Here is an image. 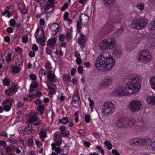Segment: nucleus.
Segmentation results:
<instances>
[{"label": "nucleus", "mask_w": 155, "mask_h": 155, "mask_svg": "<svg viewBox=\"0 0 155 155\" xmlns=\"http://www.w3.org/2000/svg\"><path fill=\"white\" fill-rule=\"evenodd\" d=\"M141 85L137 77H133L131 81L128 82L125 86H121L117 87L112 93L113 96H125L137 94L140 90Z\"/></svg>", "instance_id": "1"}, {"label": "nucleus", "mask_w": 155, "mask_h": 155, "mask_svg": "<svg viewBox=\"0 0 155 155\" xmlns=\"http://www.w3.org/2000/svg\"><path fill=\"white\" fill-rule=\"evenodd\" d=\"M115 62V60L110 53L106 51L98 56L95 61V66L97 70L104 72L111 69Z\"/></svg>", "instance_id": "2"}, {"label": "nucleus", "mask_w": 155, "mask_h": 155, "mask_svg": "<svg viewBox=\"0 0 155 155\" xmlns=\"http://www.w3.org/2000/svg\"><path fill=\"white\" fill-rule=\"evenodd\" d=\"M116 44L115 40L112 38L104 39L100 43L99 49L102 51L109 50L114 48Z\"/></svg>", "instance_id": "3"}, {"label": "nucleus", "mask_w": 155, "mask_h": 155, "mask_svg": "<svg viewBox=\"0 0 155 155\" xmlns=\"http://www.w3.org/2000/svg\"><path fill=\"white\" fill-rule=\"evenodd\" d=\"M148 23L147 20L140 18L134 19L132 21L131 26L134 28L140 29L146 27Z\"/></svg>", "instance_id": "4"}, {"label": "nucleus", "mask_w": 155, "mask_h": 155, "mask_svg": "<svg viewBox=\"0 0 155 155\" xmlns=\"http://www.w3.org/2000/svg\"><path fill=\"white\" fill-rule=\"evenodd\" d=\"M102 112L108 116L111 115L114 112L115 107L114 104L110 101L104 103L102 106Z\"/></svg>", "instance_id": "5"}, {"label": "nucleus", "mask_w": 155, "mask_h": 155, "mask_svg": "<svg viewBox=\"0 0 155 155\" xmlns=\"http://www.w3.org/2000/svg\"><path fill=\"white\" fill-rule=\"evenodd\" d=\"M35 36L38 43L42 46H44L45 45V39L44 31L42 27H40L37 29Z\"/></svg>", "instance_id": "6"}, {"label": "nucleus", "mask_w": 155, "mask_h": 155, "mask_svg": "<svg viewBox=\"0 0 155 155\" xmlns=\"http://www.w3.org/2000/svg\"><path fill=\"white\" fill-rule=\"evenodd\" d=\"M89 16L86 14H82L79 17L78 21H77V29L78 32H80L82 28L81 25L85 26L88 22Z\"/></svg>", "instance_id": "7"}, {"label": "nucleus", "mask_w": 155, "mask_h": 155, "mask_svg": "<svg viewBox=\"0 0 155 155\" xmlns=\"http://www.w3.org/2000/svg\"><path fill=\"white\" fill-rule=\"evenodd\" d=\"M151 58V54L148 51L144 50L139 54L137 59L138 61L144 63L150 61Z\"/></svg>", "instance_id": "8"}, {"label": "nucleus", "mask_w": 155, "mask_h": 155, "mask_svg": "<svg viewBox=\"0 0 155 155\" xmlns=\"http://www.w3.org/2000/svg\"><path fill=\"white\" fill-rule=\"evenodd\" d=\"M142 106V104L140 101L133 100L130 102L129 108L132 112H135L139 110Z\"/></svg>", "instance_id": "9"}, {"label": "nucleus", "mask_w": 155, "mask_h": 155, "mask_svg": "<svg viewBox=\"0 0 155 155\" xmlns=\"http://www.w3.org/2000/svg\"><path fill=\"white\" fill-rule=\"evenodd\" d=\"M14 99L9 98L5 100L2 103V106L3 107L4 111L8 112L10 110L13 105L12 103L14 101Z\"/></svg>", "instance_id": "10"}, {"label": "nucleus", "mask_w": 155, "mask_h": 155, "mask_svg": "<svg viewBox=\"0 0 155 155\" xmlns=\"http://www.w3.org/2000/svg\"><path fill=\"white\" fill-rule=\"evenodd\" d=\"M114 81L113 78L108 77L104 78L101 81L99 84V86L101 88H104L106 87H109L111 84Z\"/></svg>", "instance_id": "11"}, {"label": "nucleus", "mask_w": 155, "mask_h": 155, "mask_svg": "<svg viewBox=\"0 0 155 155\" xmlns=\"http://www.w3.org/2000/svg\"><path fill=\"white\" fill-rule=\"evenodd\" d=\"M127 120L123 117H121L117 120L116 122L117 127L120 128H124L127 127Z\"/></svg>", "instance_id": "12"}, {"label": "nucleus", "mask_w": 155, "mask_h": 155, "mask_svg": "<svg viewBox=\"0 0 155 155\" xmlns=\"http://www.w3.org/2000/svg\"><path fill=\"white\" fill-rule=\"evenodd\" d=\"M57 39L56 38L53 37L51 38L48 40L46 44L47 47L46 49V53H47V49L48 48L49 50H51L53 48L54 49V46L56 43Z\"/></svg>", "instance_id": "13"}, {"label": "nucleus", "mask_w": 155, "mask_h": 155, "mask_svg": "<svg viewBox=\"0 0 155 155\" xmlns=\"http://www.w3.org/2000/svg\"><path fill=\"white\" fill-rule=\"evenodd\" d=\"M48 54H50L52 53L55 54L58 57H60L61 56L63 55V52L61 49H58L52 48L51 50H49L48 48L47 49V53Z\"/></svg>", "instance_id": "14"}, {"label": "nucleus", "mask_w": 155, "mask_h": 155, "mask_svg": "<svg viewBox=\"0 0 155 155\" xmlns=\"http://www.w3.org/2000/svg\"><path fill=\"white\" fill-rule=\"evenodd\" d=\"M142 141V139L139 138H134L130 141L129 144L133 147L139 146L141 144Z\"/></svg>", "instance_id": "15"}, {"label": "nucleus", "mask_w": 155, "mask_h": 155, "mask_svg": "<svg viewBox=\"0 0 155 155\" xmlns=\"http://www.w3.org/2000/svg\"><path fill=\"white\" fill-rule=\"evenodd\" d=\"M54 141L57 145L59 146L62 143V140L61 135L60 134L55 133L54 134Z\"/></svg>", "instance_id": "16"}, {"label": "nucleus", "mask_w": 155, "mask_h": 155, "mask_svg": "<svg viewBox=\"0 0 155 155\" xmlns=\"http://www.w3.org/2000/svg\"><path fill=\"white\" fill-rule=\"evenodd\" d=\"M47 78L48 80L51 82H55L57 81L56 76L54 74L52 73V71H48Z\"/></svg>", "instance_id": "17"}, {"label": "nucleus", "mask_w": 155, "mask_h": 155, "mask_svg": "<svg viewBox=\"0 0 155 155\" xmlns=\"http://www.w3.org/2000/svg\"><path fill=\"white\" fill-rule=\"evenodd\" d=\"M48 74L46 71L44 69H42L39 72V77L41 80L42 81L43 79H46Z\"/></svg>", "instance_id": "18"}, {"label": "nucleus", "mask_w": 155, "mask_h": 155, "mask_svg": "<svg viewBox=\"0 0 155 155\" xmlns=\"http://www.w3.org/2000/svg\"><path fill=\"white\" fill-rule=\"evenodd\" d=\"M17 91V88L15 86L11 87L5 91V93L7 95L10 96L13 95Z\"/></svg>", "instance_id": "19"}, {"label": "nucleus", "mask_w": 155, "mask_h": 155, "mask_svg": "<svg viewBox=\"0 0 155 155\" xmlns=\"http://www.w3.org/2000/svg\"><path fill=\"white\" fill-rule=\"evenodd\" d=\"M123 53V51L122 49L117 48L114 49L113 52V54L116 58L120 57Z\"/></svg>", "instance_id": "20"}, {"label": "nucleus", "mask_w": 155, "mask_h": 155, "mask_svg": "<svg viewBox=\"0 0 155 155\" xmlns=\"http://www.w3.org/2000/svg\"><path fill=\"white\" fill-rule=\"evenodd\" d=\"M80 34V36L78 41V43L80 45H83L85 42L87 40V38L85 35L79 32Z\"/></svg>", "instance_id": "21"}, {"label": "nucleus", "mask_w": 155, "mask_h": 155, "mask_svg": "<svg viewBox=\"0 0 155 155\" xmlns=\"http://www.w3.org/2000/svg\"><path fill=\"white\" fill-rule=\"evenodd\" d=\"M38 87V84L36 82H33L30 85V93H33L36 90V88Z\"/></svg>", "instance_id": "22"}, {"label": "nucleus", "mask_w": 155, "mask_h": 155, "mask_svg": "<svg viewBox=\"0 0 155 155\" xmlns=\"http://www.w3.org/2000/svg\"><path fill=\"white\" fill-rule=\"evenodd\" d=\"M41 124V121H38L37 123L31 124V128L34 130H37L39 128V125Z\"/></svg>", "instance_id": "23"}, {"label": "nucleus", "mask_w": 155, "mask_h": 155, "mask_svg": "<svg viewBox=\"0 0 155 155\" xmlns=\"http://www.w3.org/2000/svg\"><path fill=\"white\" fill-rule=\"evenodd\" d=\"M18 8L21 12L24 14L27 13V9L25 5L22 4H20L18 5Z\"/></svg>", "instance_id": "24"}, {"label": "nucleus", "mask_w": 155, "mask_h": 155, "mask_svg": "<svg viewBox=\"0 0 155 155\" xmlns=\"http://www.w3.org/2000/svg\"><path fill=\"white\" fill-rule=\"evenodd\" d=\"M59 28V25L56 23H54L52 24L50 26V28L52 31L57 32Z\"/></svg>", "instance_id": "25"}, {"label": "nucleus", "mask_w": 155, "mask_h": 155, "mask_svg": "<svg viewBox=\"0 0 155 155\" xmlns=\"http://www.w3.org/2000/svg\"><path fill=\"white\" fill-rule=\"evenodd\" d=\"M147 102L150 104H155V96H148L147 98Z\"/></svg>", "instance_id": "26"}, {"label": "nucleus", "mask_w": 155, "mask_h": 155, "mask_svg": "<svg viewBox=\"0 0 155 155\" xmlns=\"http://www.w3.org/2000/svg\"><path fill=\"white\" fill-rule=\"evenodd\" d=\"M55 6L53 4H48L45 8V10L46 11H48L49 10L51 9L49 13H50L53 10V9L54 8Z\"/></svg>", "instance_id": "27"}, {"label": "nucleus", "mask_w": 155, "mask_h": 155, "mask_svg": "<svg viewBox=\"0 0 155 155\" xmlns=\"http://www.w3.org/2000/svg\"><path fill=\"white\" fill-rule=\"evenodd\" d=\"M149 81L152 88L155 91V76L151 77Z\"/></svg>", "instance_id": "28"}, {"label": "nucleus", "mask_w": 155, "mask_h": 155, "mask_svg": "<svg viewBox=\"0 0 155 155\" xmlns=\"http://www.w3.org/2000/svg\"><path fill=\"white\" fill-rule=\"evenodd\" d=\"M81 101L80 100L74 101L72 100V105L74 107L78 108L80 106Z\"/></svg>", "instance_id": "29"}, {"label": "nucleus", "mask_w": 155, "mask_h": 155, "mask_svg": "<svg viewBox=\"0 0 155 155\" xmlns=\"http://www.w3.org/2000/svg\"><path fill=\"white\" fill-rule=\"evenodd\" d=\"M136 123L135 120L133 118H130L129 120H127V127L134 125Z\"/></svg>", "instance_id": "30"}, {"label": "nucleus", "mask_w": 155, "mask_h": 155, "mask_svg": "<svg viewBox=\"0 0 155 155\" xmlns=\"http://www.w3.org/2000/svg\"><path fill=\"white\" fill-rule=\"evenodd\" d=\"M148 28L151 31L155 30V21H152L148 25Z\"/></svg>", "instance_id": "31"}, {"label": "nucleus", "mask_w": 155, "mask_h": 155, "mask_svg": "<svg viewBox=\"0 0 155 155\" xmlns=\"http://www.w3.org/2000/svg\"><path fill=\"white\" fill-rule=\"evenodd\" d=\"M142 141L141 144L142 145H147L150 143L151 140L149 138L142 139Z\"/></svg>", "instance_id": "32"}, {"label": "nucleus", "mask_w": 155, "mask_h": 155, "mask_svg": "<svg viewBox=\"0 0 155 155\" xmlns=\"http://www.w3.org/2000/svg\"><path fill=\"white\" fill-rule=\"evenodd\" d=\"M80 96L78 95V92L77 90H76L74 93L72 100L78 101L80 100Z\"/></svg>", "instance_id": "33"}, {"label": "nucleus", "mask_w": 155, "mask_h": 155, "mask_svg": "<svg viewBox=\"0 0 155 155\" xmlns=\"http://www.w3.org/2000/svg\"><path fill=\"white\" fill-rule=\"evenodd\" d=\"M59 122L60 123H61L63 124H65L68 122V118L64 117L61 119H60Z\"/></svg>", "instance_id": "34"}, {"label": "nucleus", "mask_w": 155, "mask_h": 155, "mask_svg": "<svg viewBox=\"0 0 155 155\" xmlns=\"http://www.w3.org/2000/svg\"><path fill=\"white\" fill-rule=\"evenodd\" d=\"M44 107L43 105H40L38 107V110L40 113V115H42L43 114Z\"/></svg>", "instance_id": "35"}, {"label": "nucleus", "mask_w": 155, "mask_h": 155, "mask_svg": "<svg viewBox=\"0 0 155 155\" xmlns=\"http://www.w3.org/2000/svg\"><path fill=\"white\" fill-rule=\"evenodd\" d=\"M39 135L42 140H44L47 136L46 132L43 130L40 132Z\"/></svg>", "instance_id": "36"}, {"label": "nucleus", "mask_w": 155, "mask_h": 155, "mask_svg": "<svg viewBox=\"0 0 155 155\" xmlns=\"http://www.w3.org/2000/svg\"><path fill=\"white\" fill-rule=\"evenodd\" d=\"M136 6L140 11H142L144 9V5L143 3H138L137 4Z\"/></svg>", "instance_id": "37"}, {"label": "nucleus", "mask_w": 155, "mask_h": 155, "mask_svg": "<svg viewBox=\"0 0 155 155\" xmlns=\"http://www.w3.org/2000/svg\"><path fill=\"white\" fill-rule=\"evenodd\" d=\"M104 144L108 150H111L112 148V145L110 142L106 141L104 142Z\"/></svg>", "instance_id": "38"}, {"label": "nucleus", "mask_w": 155, "mask_h": 155, "mask_svg": "<svg viewBox=\"0 0 155 155\" xmlns=\"http://www.w3.org/2000/svg\"><path fill=\"white\" fill-rule=\"evenodd\" d=\"M20 68L17 66H13L12 68V71L15 73H18L19 72Z\"/></svg>", "instance_id": "39"}, {"label": "nucleus", "mask_w": 155, "mask_h": 155, "mask_svg": "<svg viewBox=\"0 0 155 155\" xmlns=\"http://www.w3.org/2000/svg\"><path fill=\"white\" fill-rule=\"evenodd\" d=\"M37 120V117L35 116H31L30 117L29 119V121L31 123H32Z\"/></svg>", "instance_id": "40"}, {"label": "nucleus", "mask_w": 155, "mask_h": 155, "mask_svg": "<svg viewBox=\"0 0 155 155\" xmlns=\"http://www.w3.org/2000/svg\"><path fill=\"white\" fill-rule=\"evenodd\" d=\"M13 149L12 147L9 146L8 147L6 150V153L8 154H12Z\"/></svg>", "instance_id": "41"}, {"label": "nucleus", "mask_w": 155, "mask_h": 155, "mask_svg": "<svg viewBox=\"0 0 155 155\" xmlns=\"http://www.w3.org/2000/svg\"><path fill=\"white\" fill-rule=\"evenodd\" d=\"M71 32L72 30L71 29H69L66 35L67 38L68 39H70L71 38Z\"/></svg>", "instance_id": "42"}, {"label": "nucleus", "mask_w": 155, "mask_h": 155, "mask_svg": "<svg viewBox=\"0 0 155 155\" xmlns=\"http://www.w3.org/2000/svg\"><path fill=\"white\" fill-rule=\"evenodd\" d=\"M9 80V79L7 77H6L3 81L4 84L5 86H9L10 84Z\"/></svg>", "instance_id": "43"}, {"label": "nucleus", "mask_w": 155, "mask_h": 155, "mask_svg": "<svg viewBox=\"0 0 155 155\" xmlns=\"http://www.w3.org/2000/svg\"><path fill=\"white\" fill-rule=\"evenodd\" d=\"M63 78L65 79V80L70 81L71 80V77L70 75L68 74H64L63 75Z\"/></svg>", "instance_id": "44"}, {"label": "nucleus", "mask_w": 155, "mask_h": 155, "mask_svg": "<svg viewBox=\"0 0 155 155\" xmlns=\"http://www.w3.org/2000/svg\"><path fill=\"white\" fill-rule=\"evenodd\" d=\"M60 134H61L62 136L66 137L69 134V131L68 130H67L66 131H65V130L61 131Z\"/></svg>", "instance_id": "45"}, {"label": "nucleus", "mask_w": 155, "mask_h": 155, "mask_svg": "<svg viewBox=\"0 0 155 155\" xmlns=\"http://www.w3.org/2000/svg\"><path fill=\"white\" fill-rule=\"evenodd\" d=\"M88 101H89L90 102V106L91 108V109L93 108H94V102L93 100H92L91 98L90 97H88Z\"/></svg>", "instance_id": "46"}, {"label": "nucleus", "mask_w": 155, "mask_h": 155, "mask_svg": "<svg viewBox=\"0 0 155 155\" xmlns=\"http://www.w3.org/2000/svg\"><path fill=\"white\" fill-rule=\"evenodd\" d=\"M28 38L27 36L25 35L24 36L22 39V41L24 43H26L28 41Z\"/></svg>", "instance_id": "47"}, {"label": "nucleus", "mask_w": 155, "mask_h": 155, "mask_svg": "<svg viewBox=\"0 0 155 155\" xmlns=\"http://www.w3.org/2000/svg\"><path fill=\"white\" fill-rule=\"evenodd\" d=\"M78 72L80 74H82L83 72V67L82 66L79 65L77 69Z\"/></svg>", "instance_id": "48"}, {"label": "nucleus", "mask_w": 155, "mask_h": 155, "mask_svg": "<svg viewBox=\"0 0 155 155\" xmlns=\"http://www.w3.org/2000/svg\"><path fill=\"white\" fill-rule=\"evenodd\" d=\"M12 59V55L11 54H8L6 56V61L7 62H9Z\"/></svg>", "instance_id": "49"}, {"label": "nucleus", "mask_w": 155, "mask_h": 155, "mask_svg": "<svg viewBox=\"0 0 155 155\" xmlns=\"http://www.w3.org/2000/svg\"><path fill=\"white\" fill-rule=\"evenodd\" d=\"M96 148L98 150V151L100 152L102 154H104V150L100 146H97L96 147Z\"/></svg>", "instance_id": "50"}, {"label": "nucleus", "mask_w": 155, "mask_h": 155, "mask_svg": "<svg viewBox=\"0 0 155 155\" xmlns=\"http://www.w3.org/2000/svg\"><path fill=\"white\" fill-rule=\"evenodd\" d=\"M149 146L150 148L155 151V141L151 143Z\"/></svg>", "instance_id": "51"}, {"label": "nucleus", "mask_w": 155, "mask_h": 155, "mask_svg": "<svg viewBox=\"0 0 155 155\" xmlns=\"http://www.w3.org/2000/svg\"><path fill=\"white\" fill-rule=\"evenodd\" d=\"M90 117L88 115H86L84 117L85 122L87 123H88L90 122Z\"/></svg>", "instance_id": "52"}, {"label": "nucleus", "mask_w": 155, "mask_h": 155, "mask_svg": "<svg viewBox=\"0 0 155 155\" xmlns=\"http://www.w3.org/2000/svg\"><path fill=\"white\" fill-rule=\"evenodd\" d=\"M45 67L48 69H50L52 67L51 66V64L49 62H47L46 63Z\"/></svg>", "instance_id": "53"}, {"label": "nucleus", "mask_w": 155, "mask_h": 155, "mask_svg": "<svg viewBox=\"0 0 155 155\" xmlns=\"http://www.w3.org/2000/svg\"><path fill=\"white\" fill-rule=\"evenodd\" d=\"M15 21L13 19H12L9 21V24L10 26L14 27L15 24Z\"/></svg>", "instance_id": "54"}, {"label": "nucleus", "mask_w": 155, "mask_h": 155, "mask_svg": "<svg viewBox=\"0 0 155 155\" xmlns=\"http://www.w3.org/2000/svg\"><path fill=\"white\" fill-rule=\"evenodd\" d=\"M74 56L77 58L81 57V55L78 51H75L74 52Z\"/></svg>", "instance_id": "55"}, {"label": "nucleus", "mask_w": 155, "mask_h": 155, "mask_svg": "<svg viewBox=\"0 0 155 155\" xmlns=\"http://www.w3.org/2000/svg\"><path fill=\"white\" fill-rule=\"evenodd\" d=\"M12 146L14 148V149L17 153H21V150L18 148V147L15 146L14 145H12Z\"/></svg>", "instance_id": "56"}, {"label": "nucleus", "mask_w": 155, "mask_h": 155, "mask_svg": "<svg viewBox=\"0 0 155 155\" xmlns=\"http://www.w3.org/2000/svg\"><path fill=\"white\" fill-rule=\"evenodd\" d=\"M0 134L1 136L5 137H8V134L5 131L1 132Z\"/></svg>", "instance_id": "57"}, {"label": "nucleus", "mask_w": 155, "mask_h": 155, "mask_svg": "<svg viewBox=\"0 0 155 155\" xmlns=\"http://www.w3.org/2000/svg\"><path fill=\"white\" fill-rule=\"evenodd\" d=\"M0 145L1 147H5L6 146V142L3 141H0Z\"/></svg>", "instance_id": "58"}, {"label": "nucleus", "mask_w": 155, "mask_h": 155, "mask_svg": "<svg viewBox=\"0 0 155 155\" xmlns=\"http://www.w3.org/2000/svg\"><path fill=\"white\" fill-rule=\"evenodd\" d=\"M30 77L32 80L34 81H35L36 79V75L33 74H30Z\"/></svg>", "instance_id": "59"}, {"label": "nucleus", "mask_w": 155, "mask_h": 155, "mask_svg": "<svg viewBox=\"0 0 155 155\" xmlns=\"http://www.w3.org/2000/svg\"><path fill=\"white\" fill-rule=\"evenodd\" d=\"M59 38L60 41H63L65 38V36L64 35L61 34L60 35Z\"/></svg>", "instance_id": "60"}, {"label": "nucleus", "mask_w": 155, "mask_h": 155, "mask_svg": "<svg viewBox=\"0 0 155 155\" xmlns=\"http://www.w3.org/2000/svg\"><path fill=\"white\" fill-rule=\"evenodd\" d=\"M83 143L84 145L87 147H89L91 145L90 143L87 141H84V142L83 141Z\"/></svg>", "instance_id": "61"}, {"label": "nucleus", "mask_w": 155, "mask_h": 155, "mask_svg": "<svg viewBox=\"0 0 155 155\" xmlns=\"http://www.w3.org/2000/svg\"><path fill=\"white\" fill-rule=\"evenodd\" d=\"M48 89L54 90L55 88V86L54 84H51L48 86Z\"/></svg>", "instance_id": "62"}, {"label": "nucleus", "mask_w": 155, "mask_h": 155, "mask_svg": "<svg viewBox=\"0 0 155 155\" xmlns=\"http://www.w3.org/2000/svg\"><path fill=\"white\" fill-rule=\"evenodd\" d=\"M38 48L36 44H34L33 45L32 49L33 51H38Z\"/></svg>", "instance_id": "63"}, {"label": "nucleus", "mask_w": 155, "mask_h": 155, "mask_svg": "<svg viewBox=\"0 0 155 155\" xmlns=\"http://www.w3.org/2000/svg\"><path fill=\"white\" fill-rule=\"evenodd\" d=\"M76 61L77 64H80L82 63V61L81 57L77 58L76 60Z\"/></svg>", "instance_id": "64"}]
</instances>
